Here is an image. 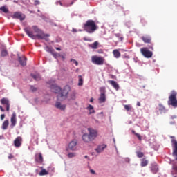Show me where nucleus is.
<instances>
[{
	"label": "nucleus",
	"mask_w": 177,
	"mask_h": 177,
	"mask_svg": "<svg viewBox=\"0 0 177 177\" xmlns=\"http://www.w3.org/2000/svg\"><path fill=\"white\" fill-rule=\"evenodd\" d=\"M26 35L32 39H44L48 41L49 35L45 34L36 26L26 27L24 29Z\"/></svg>",
	"instance_id": "obj_1"
},
{
	"label": "nucleus",
	"mask_w": 177,
	"mask_h": 177,
	"mask_svg": "<svg viewBox=\"0 0 177 177\" xmlns=\"http://www.w3.org/2000/svg\"><path fill=\"white\" fill-rule=\"evenodd\" d=\"M87 131L88 133H84L82 136V140L86 143L93 141L98 136V131L97 129L88 127Z\"/></svg>",
	"instance_id": "obj_2"
},
{
	"label": "nucleus",
	"mask_w": 177,
	"mask_h": 177,
	"mask_svg": "<svg viewBox=\"0 0 177 177\" xmlns=\"http://www.w3.org/2000/svg\"><path fill=\"white\" fill-rule=\"evenodd\" d=\"M83 28L84 31L86 32L87 33L93 34L97 30V26L95 21L89 19L87 20L84 24Z\"/></svg>",
	"instance_id": "obj_3"
},
{
	"label": "nucleus",
	"mask_w": 177,
	"mask_h": 177,
	"mask_svg": "<svg viewBox=\"0 0 177 177\" xmlns=\"http://www.w3.org/2000/svg\"><path fill=\"white\" fill-rule=\"evenodd\" d=\"M71 92V87L68 85H66L61 93L57 95V99L59 101H64L68 98V94Z\"/></svg>",
	"instance_id": "obj_4"
},
{
	"label": "nucleus",
	"mask_w": 177,
	"mask_h": 177,
	"mask_svg": "<svg viewBox=\"0 0 177 177\" xmlns=\"http://www.w3.org/2000/svg\"><path fill=\"white\" fill-rule=\"evenodd\" d=\"M167 104L169 106H171L174 108H177V92L176 91H171Z\"/></svg>",
	"instance_id": "obj_5"
},
{
	"label": "nucleus",
	"mask_w": 177,
	"mask_h": 177,
	"mask_svg": "<svg viewBox=\"0 0 177 177\" xmlns=\"http://www.w3.org/2000/svg\"><path fill=\"white\" fill-rule=\"evenodd\" d=\"M91 62L97 66H103L105 62V59L102 56L93 55L91 57Z\"/></svg>",
	"instance_id": "obj_6"
},
{
	"label": "nucleus",
	"mask_w": 177,
	"mask_h": 177,
	"mask_svg": "<svg viewBox=\"0 0 177 177\" xmlns=\"http://www.w3.org/2000/svg\"><path fill=\"white\" fill-rule=\"evenodd\" d=\"M140 53L147 59H150L153 57V52L150 51L147 47L140 48Z\"/></svg>",
	"instance_id": "obj_7"
},
{
	"label": "nucleus",
	"mask_w": 177,
	"mask_h": 177,
	"mask_svg": "<svg viewBox=\"0 0 177 177\" xmlns=\"http://www.w3.org/2000/svg\"><path fill=\"white\" fill-rule=\"evenodd\" d=\"M167 111V110L166 109L165 106L160 103L158 104V106L156 107V114L157 115H159L160 114H163V113H166Z\"/></svg>",
	"instance_id": "obj_8"
},
{
	"label": "nucleus",
	"mask_w": 177,
	"mask_h": 177,
	"mask_svg": "<svg viewBox=\"0 0 177 177\" xmlns=\"http://www.w3.org/2000/svg\"><path fill=\"white\" fill-rule=\"evenodd\" d=\"M77 145V140H71L68 145V149L71 151H75L76 149V146Z\"/></svg>",
	"instance_id": "obj_9"
},
{
	"label": "nucleus",
	"mask_w": 177,
	"mask_h": 177,
	"mask_svg": "<svg viewBox=\"0 0 177 177\" xmlns=\"http://www.w3.org/2000/svg\"><path fill=\"white\" fill-rule=\"evenodd\" d=\"M55 107L57 109H59V111H64L66 110V104H62L60 102L57 101L55 104Z\"/></svg>",
	"instance_id": "obj_10"
},
{
	"label": "nucleus",
	"mask_w": 177,
	"mask_h": 177,
	"mask_svg": "<svg viewBox=\"0 0 177 177\" xmlns=\"http://www.w3.org/2000/svg\"><path fill=\"white\" fill-rule=\"evenodd\" d=\"M1 102L3 105H6V110L7 111H9L10 107V104L8 99L3 97L1 99Z\"/></svg>",
	"instance_id": "obj_11"
},
{
	"label": "nucleus",
	"mask_w": 177,
	"mask_h": 177,
	"mask_svg": "<svg viewBox=\"0 0 177 177\" xmlns=\"http://www.w3.org/2000/svg\"><path fill=\"white\" fill-rule=\"evenodd\" d=\"M23 139L21 136H18L14 140V146L17 148H19L21 146Z\"/></svg>",
	"instance_id": "obj_12"
},
{
	"label": "nucleus",
	"mask_w": 177,
	"mask_h": 177,
	"mask_svg": "<svg viewBox=\"0 0 177 177\" xmlns=\"http://www.w3.org/2000/svg\"><path fill=\"white\" fill-rule=\"evenodd\" d=\"M12 19H19L21 21H24L25 15H22L21 12H15L12 15Z\"/></svg>",
	"instance_id": "obj_13"
},
{
	"label": "nucleus",
	"mask_w": 177,
	"mask_h": 177,
	"mask_svg": "<svg viewBox=\"0 0 177 177\" xmlns=\"http://www.w3.org/2000/svg\"><path fill=\"white\" fill-rule=\"evenodd\" d=\"M50 88L53 93H56V94H57L62 91V88L55 84L50 85Z\"/></svg>",
	"instance_id": "obj_14"
},
{
	"label": "nucleus",
	"mask_w": 177,
	"mask_h": 177,
	"mask_svg": "<svg viewBox=\"0 0 177 177\" xmlns=\"http://www.w3.org/2000/svg\"><path fill=\"white\" fill-rule=\"evenodd\" d=\"M35 161L37 163H42L44 161L43 156L41 153H37L35 155Z\"/></svg>",
	"instance_id": "obj_15"
},
{
	"label": "nucleus",
	"mask_w": 177,
	"mask_h": 177,
	"mask_svg": "<svg viewBox=\"0 0 177 177\" xmlns=\"http://www.w3.org/2000/svg\"><path fill=\"white\" fill-rule=\"evenodd\" d=\"M108 82L111 86L113 87L115 91H118L120 89V85L117 82L114 80H109Z\"/></svg>",
	"instance_id": "obj_16"
},
{
	"label": "nucleus",
	"mask_w": 177,
	"mask_h": 177,
	"mask_svg": "<svg viewBox=\"0 0 177 177\" xmlns=\"http://www.w3.org/2000/svg\"><path fill=\"white\" fill-rule=\"evenodd\" d=\"M106 101V97L104 92H102L100 95V97L98 98L99 104H103Z\"/></svg>",
	"instance_id": "obj_17"
},
{
	"label": "nucleus",
	"mask_w": 177,
	"mask_h": 177,
	"mask_svg": "<svg viewBox=\"0 0 177 177\" xmlns=\"http://www.w3.org/2000/svg\"><path fill=\"white\" fill-rule=\"evenodd\" d=\"M171 142L174 146V149L173 151V156L176 158V160H177V140L173 139L171 140Z\"/></svg>",
	"instance_id": "obj_18"
},
{
	"label": "nucleus",
	"mask_w": 177,
	"mask_h": 177,
	"mask_svg": "<svg viewBox=\"0 0 177 177\" xmlns=\"http://www.w3.org/2000/svg\"><path fill=\"white\" fill-rule=\"evenodd\" d=\"M107 147V145L105 144H102L101 145L97 146L95 149V151L97 153H100L104 151V150Z\"/></svg>",
	"instance_id": "obj_19"
},
{
	"label": "nucleus",
	"mask_w": 177,
	"mask_h": 177,
	"mask_svg": "<svg viewBox=\"0 0 177 177\" xmlns=\"http://www.w3.org/2000/svg\"><path fill=\"white\" fill-rule=\"evenodd\" d=\"M141 40L145 43V44H151V37L149 35H145L141 37Z\"/></svg>",
	"instance_id": "obj_20"
},
{
	"label": "nucleus",
	"mask_w": 177,
	"mask_h": 177,
	"mask_svg": "<svg viewBox=\"0 0 177 177\" xmlns=\"http://www.w3.org/2000/svg\"><path fill=\"white\" fill-rule=\"evenodd\" d=\"M17 124V114L15 112L12 113V116H11V127H14Z\"/></svg>",
	"instance_id": "obj_21"
},
{
	"label": "nucleus",
	"mask_w": 177,
	"mask_h": 177,
	"mask_svg": "<svg viewBox=\"0 0 177 177\" xmlns=\"http://www.w3.org/2000/svg\"><path fill=\"white\" fill-rule=\"evenodd\" d=\"M151 170L153 174H157L159 170L158 164L156 162L151 164Z\"/></svg>",
	"instance_id": "obj_22"
},
{
	"label": "nucleus",
	"mask_w": 177,
	"mask_h": 177,
	"mask_svg": "<svg viewBox=\"0 0 177 177\" xmlns=\"http://www.w3.org/2000/svg\"><path fill=\"white\" fill-rule=\"evenodd\" d=\"M18 61H19V64H21V66H26L27 58L25 56L18 57Z\"/></svg>",
	"instance_id": "obj_23"
},
{
	"label": "nucleus",
	"mask_w": 177,
	"mask_h": 177,
	"mask_svg": "<svg viewBox=\"0 0 177 177\" xmlns=\"http://www.w3.org/2000/svg\"><path fill=\"white\" fill-rule=\"evenodd\" d=\"M113 55L116 59H118L121 57V53L118 49H115L113 50Z\"/></svg>",
	"instance_id": "obj_24"
},
{
	"label": "nucleus",
	"mask_w": 177,
	"mask_h": 177,
	"mask_svg": "<svg viewBox=\"0 0 177 177\" xmlns=\"http://www.w3.org/2000/svg\"><path fill=\"white\" fill-rule=\"evenodd\" d=\"M99 42L95 41L91 44H89V48H91L93 50H97L98 48Z\"/></svg>",
	"instance_id": "obj_25"
},
{
	"label": "nucleus",
	"mask_w": 177,
	"mask_h": 177,
	"mask_svg": "<svg viewBox=\"0 0 177 177\" xmlns=\"http://www.w3.org/2000/svg\"><path fill=\"white\" fill-rule=\"evenodd\" d=\"M30 76L36 81H40L41 80V75L39 73L30 74Z\"/></svg>",
	"instance_id": "obj_26"
},
{
	"label": "nucleus",
	"mask_w": 177,
	"mask_h": 177,
	"mask_svg": "<svg viewBox=\"0 0 177 177\" xmlns=\"http://www.w3.org/2000/svg\"><path fill=\"white\" fill-rule=\"evenodd\" d=\"M149 164V160H147L146 158H142L141 159V162H140V166L142 167H147Z\"/></svg>",
	"instance_id": "obj_27"
},
{
	"label": "nucleus",
	"mask_w": 177,
	"mask_h": 177,
	"mask_svg": "<svg viewBox=\"0 0 177 177\" xmlns=\"http://www.w3.org/2000/svg\"><path fill=\"white\" fill-rule=\"evenodd\" d=\"M8 125H9V120H4V122H3V124H2V129L3 130L8 129Z\"/></svg>",
	"instance_id": "obj_28"
},
{
	"label": "nucleus",
	"mask_w": 177,
	"mask_h": 177,
	"mask_svg": "<svg viewBox=\"0 0 177 177\" xmlns=\"http://www.w3.org/2000/svg\"><path fill=\"white\" fill-rule=\"evenodd\" d=\"M87 110H89V114H93L95 113L94 107L91 104L88 105V106L87 107Z\"/></svg>",
	"instance_id": "obj_29"
},
{
	"label": "nucleus",
	"mask_w": 177,
	"mask_h": 177,
	"mask_svg": "<svg viewBox=\"0 0 177 177\" xmlns=\"http://www.w3.org/2000/svg\"><path fill=\"white\" fill-rule=\"evenodd\" d=\"M84 80L82 75H78V86H83Z\"/></svg>",
	"instance_id": "obj_30"
},
{
	"label": "nucleus",
	"mask_w": 177,
	"mask_h": 177,
	"mask_svg": "<svg viewBox=\"0 0 177 177\" xmlns=\"http://www.w3.org/2000/svg\"><path fill=\"white\" fill-rule=\"evenodd\" d=\"M131 133H132L133 135H135V136L138 138V139L140 141L142 140V136H141V135H140V133H136L135 130H131Z\"/></svg>",
	"instance_id": "obj_31"
},
{
	"label": "nucleus",
	"mask_w": 177,
	"mask_h": 177,
	"mask_svg": "<svg viewBox=\"0 0 177 177\" xmlns=\"http://www.w3.org/2000/svg\"><path fill=\"white\" fill-rule=\"evenodd\" d=\"M136 156H137V157H138V158H143L144 156H145L144 153L142 152V151H137L136 152Z\"/></svg>",
	"instance_id": "obj_32"
},
{
	"label": "nucleus",
	"mask_w": 177,
	"mask_h": 177,
	"mask_svg": "<svg viewBox=\"0 0 177 177\" xmlns=\"http://www.w3.org/2000/svg\"><path fill=\"white\" fill-rule=\"evenodd\" d=\"M48 174V171L46 169H41V171H40V173H39V175L40 176H46Z\"/></svg>",
	"instance_id": "obj_33"
},
{
	"label": "nucleus",
	"mask_w": 177,
	"mask_h": 177,
	"mask_svg": "<svg viewBox=\"0 0 177 177\" xmlns=\"http://www.w3.org/2000/svg\"><path fill=\"white\" fill-rule=\"evenodd\" d=\"M8 55V53L6 49L2 50L1 51V57H6Z\"/></svg>",
	"instance_id": "obj_34"
},
{
	"label": "nucleus",
	"mask_w": 177,
	"mask_h": 177,
	"mask_svg": "<svg viewBox=\"0 0 177 177\" xmlns=\"http://www.w3.org/2000/svg\"><path fill=\"white\" fill-rule=\"evenodd\" d=\"M124 108L127 111H129L131 110L132 106L130 104H125L124 105Z\"/></svg>",
	"instance_id": "obj_35"
},
{
	"label": "nucleus",
	"mask_w": 177,
	"mask_h": 177,
	"mask_svg": "<svg viewBox=\"0 0 177 177\" xmlns=\"http://www.w3.org/2000/svg\"><path fill=\"white\" fill-rule=\"evenodd\" d=\"M0 10H1L2 12H3L6 13V14H8V12H9L8 9L6 8L5 6L1 7Z\"/></svg>",
	"instance_id": "obj_36"
},
{
	"label": "nucleus",
	"mask_w": 177,
	"mask_h": 177,
	"mask_svg": "<svg viewBox=\"0 0 177 177\" xmlns=\"http://www.w3.org/2000/svg\"><path fill=\"white\" fill-rule=\"evenodd\" d=\"M53 56H55V57H56V56L62 58V59L63 61L65 60V57H64V55H59V54H58V53H54V54H53Z\"/></svg>",
	"instance_id": "obj_37"
},
{
	"label": "nucleus",
	"mask_w": 177,
	"mask_h": 177,
	"mask_svg": "<svg viewBox=\"0 0 177 177\" xmlns=\"http://www.w3.org/2000/svg\"><path fill=\"white\" fill-rule=\"evenodd\" d=\"M75 156H76V153H68V157L69 158H74Z\"/></svg>",
	"instance_id": "obj_38"
},
{
	"label": "nucleus",
	"mask_w": 177,
	"mask_h": 177,
	"mask_svg": "<svg viewBox=\"0 0 177 177\" xmlns=\"http://www.w3.org/2000/svg\"><path fill=\"white\" fill-rule=\"evenodd\" d=\"M70 62L74 64L75 66H78V62L77 60L71 59Z\"/></svg>",
	"instance_id": "obj_39"
},
{
	"label": "nucleus",
	"mask_w": 177,
	"mask_h": 177,
	"mask_svg": "<svg viewBox=\"0 0 177 177\" xmlns=\"http://www.w3.org/2000/svg\"><path fill=\"white\" fill-rule=\"evenodd\" d=\"M30 91H32V92H36L37 88L34 86H30Z\"/></svg>",
	"instance_id": "obj_40"
},
{
	"label": "nucleus",
	"mask_w": 177,
	"mask_h": 177,
	"mask_svg": "<svg viewBox=\"0 0 177 177\" xmlns=\"http://www.w3.org/2000/svg\"><path fill=\"white\" fill-rule=\"evenodd\" d=\"M172 169L176 173H177V165H174Z\"/></svg>",
	"instance_id": "obj_41"
},
{
	"label": "nucleus",
	"mask_w": 177,
	"mask_h": 177,
	"mask_svg": "<svg viewBox=\"0 0 177 177\" xmlns=\"http://www.w3.org/2000/svg\"><path fill=\"white\" fill-rule=\"evenodd\" d=\"M33 1H34V3H35V5H39L40 4V1H39V0H33Z\"/></svg>",
	"instance_id": "obj_42"
},
{
	"label": "nucleus",
	"mask_w": 177,
	"mask_h": 177,
	"mask_svg": "<svg viewBox=\"0 0 177 177\" xmlns=\"http://www.w3.org/2000/svg\"><path fill=\"white\" fill-rule=\"evenodd\" d=\"M140 22L142 24V26H145V24H147V22L145 21V19H141Z\"/></svg>",
	"instance_id": "obj_43"
},
{
	"label": "nucleus",
	"mask_w": 177,
	"mask_h": 177,
	"mask_svg": "<svg viewBox=\"0 0 177 177\" xmlns=\"http://www.w3.org/2000/svg\"><path fill=\"white\" fill-rule=\"evenodd\" d=\"M14 158V156L12 153L8 154V159L11 160Z\"/></svg>",
	"instance_id": "obj_44"
},
{
	"label": "nucleus",
	"mask_w": 177,
	"mask_h": 177,
	"mask_svg": "<svg viewBox=\"0 0 177 177\" xmlns=\"http://www.w3.org/2000/svg\"><path fill=\"white\" fill-rule=\"evenodd\" d=\"M90 173L91 174H95V171L94 169H90Z\"/></svg>",
	"instance_id": "obj_45"
},
{
	"label": "nucleus",
	"mask_w": 177,
	"mask_h": 177,
	"mask_svg": "<svg viewBox=\"0 0 177 177\" xmlns=\"http://www.w3.org/2000/svg\"><path fill=\"white\" fill-rule=\"evenodd\" d=\"M5 119V114H1V120H3Z\"/></svg>",
	"instance_id": "obj_46"
},
{
	"label": "nucleus",
	"mask_w": 177,
	"mask_h": 177,
	"mask_svg": "<svg viewBox=\"0 0 177 177\" xmlns=\"http://www.w3.org/2000/svg\"><path fill=\"white\" fill-rule=\"evenodd\" d=\"M136 105H137V106H138V107L141 106V103H140V102L138 101Z\"/></svg>",
	"instance_id": "obj_47"
},
{
	"label": "nucleus",
	"mask_w": 177,
	"mask_h": 177,
	"mask_svg": "<svg viewBox=\"0 0 177 177\" xmlns=\"http://www.w3.org/2000/svg\"><path fill=\"white\" fill-rule=\"evenodd\" d=\"M0 109L2 112H4L5 111V109L3 108L2 106H0Z\"/></svg>",
	"instance_id": "obj_48"
},
{
	"label": "nucleus",
	"mask_w": 177,
	"mask_h": 177,
	"mask_svg": "<svg viewBox=\"0 0 177 177\" xmlns=\"http://www.w3.org/2000/svg\"><path fill=\"white\" fill-rule=\"evenodd\" d=\"M55 50H56L57 51H61V48H59V47H56V48H55Z\"/></svg>",
	"instance_id": "obj_49"
},
{
	"label": "nucleus",
	"mask_w": 177,
	"mask_h": 177,
	"mask_svg": "<svg viewBox=\"0 0 177 177\" xmlns=\"http://www.w3.org/2000/svg\"><path fill=\"white\" fill-rule=\"evenodd\" d=\"M149 49H150V50H153V46H149Z\"/></svg>",
	"instance_id": "obj_50"
},
{
	"label": "nucleus",
	"mask_w": 177,
	"mask_h": 177,
	"mask_svg": "<svg viewBox=\"0 0 177 177\" xmlns=\"http://www.w3.org/2000/svg\"><path fill=\"white\" fill-rule=\"evenodd\" d=\"M72 31H73V32H77V30L75 29V28H73V29L72 30Z\"/></svg>",
	"instance_id": "obj_51"
},
{
	"label": "nucleus",
	"mask_w": 177,
	"mask_h": 177,
	"mask_svg": "<svg viewBox=\"0 0 177 177\" xmlns=\"http://www.w3.org/2000/svg\"><path fill=\"white\" fill-rule=\"evenodd\" d=\"M171 118L172 119H176V118H177V116L176 115H173V116H171Z\"/></svg>",
	"instance_id": "obj_52"
},
{
	"label": "nucleus",
	"mask_w": 177,
	"mask_h": 177,
	"mask_svg": "<svg viewBox=\"0 0 177 177\" xmlns=\"http://www.w3.org/2000/svg\"><path fill=\"white\" fill-rule=\"evenodd\" d=\"M98 53L100 54L102 53V50H98Z\"/></svg>",
	"instance_id": "obj_53"
},
{
	"label": "nucleus",
	"mask_w": 177,
	"mask_h": 177,
	"mask_svg": "<svg viewBox=\"0 0 177 177\" xmlns=\"http://www.w3.org/2000/svg\"><path fill=\"white\" fill-rule=\"evenodd\" d=\"M90 102H93V98L90 99Z\"/></svg>",
	"instance_id": "obj_54"
},
{
	"label": "nucleus",
	"mask_w": 177,
	"mask_h": 177,
	"mask_svg": "<svg viewBox=\"0 0 177 177\" xmlns=\"http://www.w3.org/2000/svg\"><path fill=\"white\" fill-rule=\"evenodd\" d=\"M88 158V156L87 155L84 156V158L87 159Z\"/></svg>",
	"instance_id": "obj_55"
},
{
	"label": "nucleus",
	"mask_w": 177,
	"mask_h": 177,
	"mask_svg": "<svg viewBox=\"0 0 177 177\" xmlns=\"http://www.w3.org/2000/svg\"><path fill=\"white\" fill-rule=\"evenodd\" d=\"M59 5H60L61 6H62V2L59 1Z\"/></svg>",
	"instance_id": "obj_56"
},
{
	"label": "nucleus",
	"mask_w": 177,
	"mask_h": 177,
	"mask_svg": "<svg viewBox=\"0 0 177 177\" xmlns=\"http://www.w3.org/2000/svg\"><path fill=\"white\" fill-rule=\"evenodd\" d=\"M123 40V38L122 37H120V41H122Z\"/></svg>",
	"instance_id": "obj_57"
},
{
	"label": "nucleus",
	"mask_w": 177,
	"mask_h": 177,
	"mask_svg": "<svg viewBox=\"0 0 177 177\" xmlns=\"http://www.w3.org/2000/svg\"><path fill=\"white\" fill-rule=\"evenodd\" d=\"M73 3L72 2V3H71V5H73Z\"/></svg>",
	"instance_id": "obj_58"
}]
</instances>
